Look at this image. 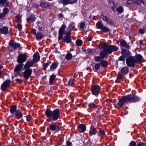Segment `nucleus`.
Returning a JSON list of instances; mask_svg holds the SVG:
<instances>
[{
    "mask_svg": "<svg viewBox=\"0 0 146 146\" xmlns=\"http://www.w3.org/2000/svg\"><path fill=\"white\" fill-rule=\"evenodd\" d=\"M143 60V57L140 54H137L127 58L126 60V63L128 67H134L135 65V63H140Z\"/></svg>",
    "mask_w": 146,
    "mask_h": 146,
    "instance_id": "obj_1",
    "label": "nucleus"
},
{
    "mask_svg": "<svg viewBox=\"0 0 146 146\" xmlns=\"http://www.w3.org/2000/svg\"><path fill=\"white\" fill-rule=\"evenodd\" d=\"M66 25L63 24L61 26L59 31V36L58 40H61L63 36V34H64L65 36L64 37L63 40L64 41L67 43L69 42L71 40L70 39L71 32L70 31H65V29L66 27Z\"/></svg>",
    "mask_w": 146,
    "mask_h": 146,
    "instance_id": "obj_2",
    "label": "nucleus"
},
{
    "mask_svg": "<svg viewBox=\"0 0 146 146\" xmlns=\"http://www.w3.org/2000/svg\"><path fill=\"white\" fill-rule=\"evenodd\" d=\"M99 47L100 48H103L105 53L107 55L108 54H111L112 52L117 51L118 48L114 45H108L106 43H100L99 45Z\"/></svg>",
    "mask_w": 146,
    "mask_h": 146,
    "instance_id": "obj_3",
    "label": "nucleus"
},
{
    "mask_svg": "<svg viewBox=\"0 0 146 146\" xmlns=\"http://www.w3.org/2000/svg\"><path fill=\"white\" fill-rule=\"evenodd\" d=\"M46 116L48 117L52 118L54 121L58 119L60 116L59 110L57 109L53 111L48 109L45 112Z\"/></svg>",
    "mask_w": 146,
    "mask_h": 146,
    "instance_id": "obj_4",
    "label": "nucleus"
},
{
    "mask_svg": "<svg viewBox=\"0 0 146 146\" xmlns=\"http://www.w3.org/2000/svg\"><path fill=\"white\" fill-rule=\"evenodd\" d=\"M126 96L128 102L135 103L141 100L139 97L135 95L130 94Z\"/></svg>",
    "mask_w": 146,
    "mask_h": 146,
    "instance_id": "obj_5",
    "label": "nucleus"
},
{
    "mask_svg": "<svg viewBox=\"0 0 146 146\" xmlns=\"http://www.w3.org/2000/svg\"><path fill=\"white\" fill-rule=\"evenodd\" d=\"M128 102L127 99L125 96H123L117 103V105H115L114 107L115 108L119 109V107H122L124 105H125Z\"/></svg>",
    "mask_w": 146,
    "mask_h": 146,
    "instance_id": "obj_6",
    "label": "nucleus"
},
{
    "mask_svg": "<svg viewBox=\"0 0 146 146\" xmlns=\"http://www.w3.org/2000/svg\"><path fill=\"white\" fill-rule=\"evenodd\" d=\"M100 90V87L98 85H92L91 87V91L92 94L98 96Z\"/></svg>",
    "mask_w": 146,
    "mask_h": 146,
    "instance_id": "obj_7",
    "label": "nucleus"
},
{
    "mask_svg": "<svg viewBox=\"0 0 146 146\" xmlns=\"http://www.w3.org/2000/svg\"><path fill=\"white\" fill-rule=\"evenodd\" d=\"M23 66V64H19L16 66L14 70V75L12 76L13 78H15L17 76V74L19 73Z\"/></svg>",
    "mask_w": 146,
    "mask_h": 146,
    "instance_id": "obj_8",
    "label": "nucleus"
},
{
    "mask_svg": "<svg viewBox=\"0 0 146 146\" xmlns=\"http://www.w3.org/2000/svg\"><path fill=\"white\" fill-rule=\"evenodd\" d=\"M100 56L95 57L94 59L96 62H100L101 60L103 59L107 55L103 50L101 51L100 53Z\"/></svg>",
    "mask_w": 146,
    "mask_h": 146,
    "instance_id": "obj_9",
    "label": "nucleus"
},
{
    "mask_svg": "<svg viewBox=\"0 0 146 146\" xmlns=\"http://www.w3.org/2000/svg\"><path fill=\"white\" fill-rule=\"evenodd\" d=\"M27 58V56L25 54H20L18 56L17 62L19 64H23L26 61Z\"/></svg>",
    "mask_w": 146,
    "mask_h": 146,
    "instance_id": "obj_10",
    "label": "nucleus"
},
{
    "mask_svg": "<svg viewBox=\"0 0 146 146\" xmlns=\"http://www.w3.org/2000/svg\"><path fill=\"white\" fill-rule=\"evenodd\" d=\"M11 81L10 80H7L4 82L1 86V89L3 91L5 90L10 86Z\"/></svg>",
    "mask_w": 146,
    "mask_h": 146,
    "instance_id": "obj_11",
    "label": "nucleus"
},
{
    "mask_svg": "<svg viewBox=\"0 0 146 146\" xmlns=\"http://www.w3.org/2000/svg\"><path fill=\"white\" fill-rule=\"evenodd\" d=\"M32 72V70L30 69H28L23 73V77L25 79L27 80L31 76Z\"/></svg>",
    "mask_w": 146,
    "mask_h": 146,
    "instance_id": "obj_12",
    "label": "nucleus"
},
{
    "mask_svg": "<svg viewBox=\"0 0 146 146\" xmlns=\"http://www.w3.org/2000/svg\"><path fill=\"white\" fill-rule=\"evenodd\" d=\"M9 45L11 48L14 49H16L20 46L19 43H17L13 40H10L9 42Z\"/></svg>",
    "mask_w": 146,
    "mask_h": 146,
    "instance_id": "obj_13",
    "label": "nucleus"
},
{
    "mask_svg": "<svg viewBox=\"0 0 146 146\" xmlns=\"http://www.w3.org/2000/svg\"><path fill=\"white\" fill-rule=\"evenodd\" d=\"M49 128L52 131H57L59 130L58 126L55 123L50 124L49 125Z\"/></svg>",
    "mask_w": 146,
    "mask_h": 146,
    "instance_id": "obj_14",
    "label": "nucleus"
},
{
    "mask_svg": "<svg viewBox=\"0 0 146 146\" xmlns=\"http://www.w3.org/2000/svg\"><path fill=\"white\" fill-rule=\"evenodd\" d=\"M100 17L104 21H105L110 25L113 24V23L112 21L110 19L108 18L106 16L102 14Z\"/></svg>",
    "mask_w": 146,
    "mask_h": 146,
    "instance_id": "obj_15",
    "label": "nucleus"
},
{
    "mask_svg": "<svg viewBox=\"0 0 146 146\" xmlns=\"http://www.w3.org/2000/svg\"><path fill=\"white\" fill-rule=\"evenodd\" d=\"M97 132V129L96 127L92 126L90 128L89 133V134L90 136H92L95 135Z\"/></svg>",
    "mask_w": 146,
    "mask_h": 146,
    "instance_id": "obj_16",
    "label": "nucleus"
},
{
    "mask_svg": "<svg viewBox=\"0 0 146 146\" xmlns=\"http://www.w3.org/2000/svg\"><path fill=\"white\" fill-rule=\"evenodd\" d=\"M9 3L8 0H0V7H8Z\"/></svg>",
    "mask_w": 146,
    "mask_h": 146,
    "instance_id": "obj_17",
    "label": "nucleus"
},
{
    "mask_svg": "<svg viewBox=\"0 0 146 146\" xmlns=\"http://www.w3.org/2000/svg\"><path fill=\"white\" fill-rule=\"evenodd\" d=\"M78 130L82 132H84L86 129V127L85 125L83 124H80L78 127Z\"/></svg>",
    "mask_w": 146,
    "mask_h": 146,
    "instance_id": "obj_18",
    "label": "nucleus"
},
{
    "mask_svg": "<svg viewBox=\"0 0 146 146\" xmlns=\"http://www.w3.org/2000/svg\"><path fill=\"white\" fill-rule=\"evenodd\" d=\"M8 33V28L7 27L5 26L1 28L0 27V33L6 35Z\"/></svg>",
    "mask_w": 146,
    "mask_h": 146,
    "instance_id": "obj_19",
    "label": "nucleus"
},
{
    "mask_svg": "<svg viewBox=\"0 0 146 146\" xmlns=\"http://www.w3.org/2000/svg\"><path fill=\"white\" fill-rule=\"evenodd\" d=\"M122 54L123 55L125 58H128L130 56V52L128 50L124 49L122 50Z\"/></svg>",
    "mask_w": 146,
    "mask_h": 146,
    "instance_id": "obj_20",
    "label": "nucleus"
},
{
    "mask_svg": "<svg viewBox=\"0 0 146 146\" xmlns=\"http://www.w3.org/2000/svg\"><path fill=\"white\" fill-rule=\"evenodd\" d=\"M33 61L34 63L36 62L39 60L40 57L38 53H35L33 56Z\"/></svg>",
    "mask_w": 146,
    "mask_h": 146,
    "instance_id": "obj_21",
    "label": "nucleus"
},
{
    "mask_svg": "<svg viewBox=\"0 0 146 146\" xmlns=\"http://www.w3.org/2000/svg\"><path fill=\"white\" fill-rule=\"evenodd\" d=\"M40 5L42 7L46 8H49L51 7L50 4L44 2H41L40 3Z\"/></svg>",
    "mask_w": 146,
    "mask_h": 146,
    "instance_id": "obj_22",
    "label": "nucleus"
},
{
    "mask_svg": "<svg viewBox=\"0 0 146 146\" xmlns=\"http://www.w3.org/2000/svg\"><path fill=\"white\" fill-rule=\"evenodd\" d=\"M144 143L143 142H141L137 145L136 142L135 141H131L129 144V146H143Z\"/></svg>",
    "mask_w": 146,
    "mask_h": 146,
    "instance_id": "obj_23",
    "label": "nucleus"
},
{
    "mask_svg": "<svg viewBox=\"0 0 146 146\" xmlns=\"http://www.w3.org/2000/svg\"><path fill=\"white\" fill-rule=\"evenodd\" d=\"M120 43L121 46L123 47L129 48V46L127 44L125 41L124 40H121L120 41Z\"/></svg>",
    "mask_w": 146,
    "mask_h": 146,
    "instance_id": "obj_24",
    "label": "nucleus"
},
{
    "mask_svg": "<svg viewBox=\"0 0 146 146\" xmlns=\"http://www.w3.org/2000/svg\"><path fill=\"white\" fill-rule=\"evenodd\" d=\"M34 62L33 61H29L27 62L25 65V69H28L29 68L33 66Z\"/></svg>",
    "mask_w": 146,
    "mask_h": 146,
    "instance_id": "obj_25",
    "label": "nucleus"
},
{
    "mask_svg": "<svg viewBox=\"0 0 146 146\" xmlns=\"http://www.w3.org/2000/svg\"><path fill=\"white\" fill-rule=\"evenodd\" d=\"M129 68L127 66L123 67L121 70V72L123 74H127L129 72Z\"/></svg>",
    "mask_w": 146,
    "mask_h": 146,
    "instance_id": "obj_26",
    "label": "nucleus"
},
{
    "mask_svg": "<svg viewBox=\"0 0 146 146\" xmlns=\"http://www.w3.org/2000/svg\"><path fill=\"white\" fill-rule=\"evenodd\" d=\"M15 115L17 117L18 119L21 118L23 116L22 113L21 111L19 110H18L16 111Z\"/></svg>",
    "mask_w": 146,
    "mask_h": 146,
    "instance_id": "obj_27",
    "label": "nucleus"
},
{
    "mask_svg": "<svg viewBox=\"0 0 146 146\" xmlns=\"http://www.w3.org/2000/svg\"><path fill=\"white\" fill-rule=\"evenodd\" d=\"M35 18L34 16L32 15L30 16L27 19V21L29 23H31L35 21Z\"/></svg>",
    "mask_w": 146,
    "mask_h": 146,
    "instance_id": "obj_28",
    "label": "nucleus"
},
{
    "mask_svg": "<svg viewBox=\"0 0 146 146\" xmlns=\"http://www.w3.org/2000/svg\"><path fill=\"white\" fill-rule=\"evenodd\" d=\"M103 26L104 25L102 21H99L96 24V27L98 29H101Z\"/></svg>",
    "mask_w": 146,
    "mask_h": 146,
    "instance_id": "obj_29",
    "label": "nucleus"
},
{
    "mask_svg": "<svg viewBox=\"0 0 146 146\" xmlns=\"http://www.w3.org/2000/svg\"><path fill=\"white\" fill-rule=\"evenodd\" d=\"M94 51L93 49L88 48L85 50V52L86 54L91 55L94 53Z\"/></svg>",
    "mask_w": 146,
    "mask_h": 146,
    "instance_id": "obj_30",
    "label": "nucleus"
},
{
    "mask_svg": "<svg viewBox=\"0 0 146 146\" xmlns=\"http://www.w3.org/2000/svg\"><path fill=\"white\" fill-rule=\"evenodd\" d=\"M56 78V75L54 74H52L50 77L49 82L50 84H53Z\"/></svg>",
    "mask_w": 146,
    "mask_h": 146,
    "instance_id": "obj_31",
    "label": "nucleus"
},
{
    "mask_svg": "<svg viewBox=\"0 0 146 146\" xmlns=\"http://www.w3.org/2000/svg\"><path fill=\"white\" fill-rule=\"evenodd\" d=\"M88 106L90 108L94 109L97 108L98 107V105L94 103H92L88 104Z\"/></svg>",
    "mask_w": 146,
    "mask_h": 146,
    "instance_id": "obj_32",
    "label": "nucleus"
},
{
    "mask_svg": "<svg viewBox=\"0 0 146 146\" xmlns=\"http://www.w3.org/2000/svg\"><path fill=\"white\" fill-rule=\"evenodd\" d=\"M58 65V64L57 63H53L50 66L51 70H54L55 69H56L57 68Z\"/></svg>",
    "mask_w": 146,
    "mask_h": 146,
    "instance_id": "obj_33",
    "label": "nucleus"
},
{
    "mask_svg": "<svg viewBox=\"0 0 146 146\" xmlns=\"http://www.w3.org/2000/svg\"><path fill=\"white\" fill-rule=\"evenodd\" d=\"M100 65L104 67H106L108 65V62L106 60H101L100 62Z\"/></svg>",
    "mask_w": 146,
    "mask_h": 146,
    "instance_id": "obj_34",
    "label": "nucleus"
},
{
    "mask_svg": "<svg viewBox=\"0 0 146 146\" xmlns=\"http://www.w3.org/2000/svg\"><path fill=\"white\" fill-rule=\"evenodd\" d=\"M17 109V107L16 106L13 105L10 109V111L11 113L16 112Z\"/></svg>",
    "mask_w": 146,
    "mask_h": 146,
    "instance_id": "obj_35",
    "label": "nucleus"
},
{
    "mask_svg": "<svg viewBox=\"0 0 146 146\" xmlns=\"http://www.w3.org/2000/svg\"><path fill=\"white\" fill-rule=\"evenodd\" d=\"M44 36L43 34L40 33H38L36 35V38L38 39H42Z\"/></svg>",
    "mask_w": 146,
    "mask_h": 146,
    "instance_id": "obj_36",
    "label": "nucleus"
},
{
    "mask_svg": "<svg viewBox=\"0 0 146 146\" xmlns=\"http://www.w3.org/2000/svg\"><path fill=\"white\" fill-rule=\"evenodd\" d=\"M101 30L104 33H106L110 31V29H108V28L104 26Z\"/></svg>",
    "mask_w": 146,
    "mask_h": 146,
    "instance_id": "obj_37",
    "label": "nucleus"
},
{
    "mask_svg": "<svg viewBox=\"0 0 146 146\" xmlns=\"http://www.w3.org/2000/svg\"><path fill=\"white\" fill-rule=\"evenodd\" d=\"M111 100L110 99H107L105 100L104 104L106 105H108L111 104Z\"/></svg>",
    "mask_w": 146,
    "mask_h": 146,
    "instance_id": "obj_38",
    "label": "nucleus"
},
{
    "mask_svg": "<svg viewBox=\"0 0 146 146\" xmlns=\"http://www.w3.org/2000/svg\"><path fill=\"white\" fill-rule=\"evenodd\" d=\"M105 134V132L104 130L99 131L98 134V135L101 137H103Z\"/></svg>",
    "mask_w": 146,
    "mask_h": 146,
    "instance_id": "obj_39",
    "label": "nucleus"
},
{
    "mask_svg": "<svg viewBox=\"0 0 146 146\" xmlns=\"http://www.w3.org/2000/svg\"><path fill=\"white\" fill-rule=\"evenodd\" d=\"M100 65L99 63L96 64L94 66V69L96 71L99 70L100 68Z\"/></svg>",
    "mask_w": 146,
    "mask_h": 146,
    "instance_id": "obj_40",
    "label": "nucleus"
},
{
    "mask_svg": "<svg viewBox=\"0 0 146 146\" xmlns=\"http://www.w3.org/2000/svg\"><path fill=\"white\" fill-rule=\"evenodd\" d=\"M76 43L77 45L80 46L82 45V42L81 40L78 39L76 40Z\"/></svg>",
    "mask_w": 146,
    "mask_h": 146,
    "instance_id": "obj_41",
    "label": "nucleus"
},
{
    "mask_svg": "<svg viewBox=\"0 0 146 146\" xmlns=\"http://www.w3.org/2000/svg\"><path fill=\"white\" fill-rule=\"evenodd\" d=\"M72 55L71 54L68 53L66 56V58L67 60H70L72 58Z\"/></svg>",
    "mask_w": 146,
    "mask_h": 146,
    "instance_id": "obj_42",
    "label": "nucleus"
},
{
    "mask_svg": "<svg viewBox=\"0 0 146 146\" xmlns=\"http://www.w3.org/2000/svg\"><path fill=\"white\" fill-rule=\"evenodd\" d=\"M123 76L120 72H119L117 76V78L118 80H122Z\"/></svg>",
    "mask_w": 146,
    "mask_h": 146,
    "instance_id": "obj_43",
    "label": "nucleus"
},
{
    "mask_svg": "<svg viewBox=\"0 0 146 146\" xmlns=\"http://www.w3.org/2000/svg\"><path fill=\"white\" fill-rule=\"evenodd\" d=\"M117 11L119 13H121L123 12V9L121 6H120L117 9Z\"/></svg>",
    "mask_w": 146,
    "mask_h": 146,
    "instance_id": "obj_44",
    "label": "nucleus"
},
{
    "mask_svg": "<svg viewBox=\"0 0 146 146\" xmlns=\"http://www.w3.org/2000/svg\"><path fill=\"white\" fill-rule=\"evenodd\" d=\"M9 12V9L7 7H5L3 9V13L6 15Z\"/></svg>",
    "mask_w": 146,
    "mask_h": 146,
    "instance_id": "obj_45",
    "label": "nucleus"
},
{
    "mask_svg": "<svg viewBox=\"0 0 146 146\" xmlns=\"http://www.w3.org/2000/svg\"><path fill=\"white\" fill-rule=\"evenodd\" d=\"M16 20L17 22H20L21 20V16L19 15L18 14L16 17Z\"/></svg>",
    "mask_w": 146,
    "mask_h": 146,
    "instance_id": "obj_46",
    "label": "nucleus"
},
{
    "mask_svg": "<svg viewBox=\"0 0 146 146\" xmlns=\"http://www.w3.org/2000/svg\"><path fill=\"white\" fill-rule=\"evenodd\" d=\"M17 27L19 31H21L22 28V26L21 24L19 23H18L17 24Z\"/></svg>",
    "mask_w": 146,
    "mask_h": 146,
    "instance_id": "obj_47",
    "label": "nucleus"
},
{
    "mask_svg": "<svg viewBox=\"0 0 146 146\" xmlns=\"http://www.w3.org/2000/svg\"><path fill=\"white\" fill-rule=\"evenodd\" d=\"M68 84L69 86L72 87V86L73 84V80L72 79H70V80L68 82Z\"/></svg>",
    "mask_w": 146,
    "mask_h": 146,
    "instance_id": "obj_48",
    "label": "nucleus"
},
{
    "mask_svg": "<svg viewBox=\"0 0 146 146\" xmlns=\"http://www.w3.org/2000/svg\"><path fill=\"white\" fill-rule=\"evenodd\" d=\"M62 1L64 4H67L69 3H71L70 2V0H61Z\"/></svg>",
    "mask_w": 146,
    "mask_h": 146,
    "instance_id": "obj_49",
    "label": "nucleus"
},
{
    "mask_svg": "<svg viewBox=\"0 0 146 146\" xmlns=\"http://www.w3.org/2000/svg\"><path fill=\"white\" fill-rule=\"evenodd\" d=\"M146 30V27H143V29H140L139 32L141 34L144 33Z\"/></svg>",
    "mask_w": 146,
    "mask_h": 146,
    "instance_id": "obj_50",
    "label": "nucleus"
},
{
    "mask_svg": "<svg viewBox=\"0 0 146 146\" xmlns=\"http://www.w3.org/2000/svg\"><path fill=\"white\" fill-rule=\"evenodd\" d=\"M51 63L50 61H48L47 62L45 63L44 64V67L45 68H46Z\"/></svg>",
    "mask_w": 146,
    "mask_h": 146,
    "instance_id": "obj_51",
    "label": "nucleus"
},
{
    "mask_svg": "<svg viewBox=\"0 0 146 146\" xmlns=\"http://www.w3.org/2000/svg\"><path fill=\"white\" fill-rule=\"evenodd\" d=\"M6 15L3 13H0V19H4L6 16Z\"/></svg>",
    "mask_w": 146,
    "mask_h": 146,
    "instance_id": "obj_52",
    "label": "nucleus"
},
{
    "mask_svg": "<svg viewBox=\"0 0 146 146\" xmlns=\"http://www.w3.org/2000/svg\"><path fill=\"white\" fill-rule=\"evenodd\" d=\"M27 120L29 122L31 119L32 117L31 115H29L26 116Z\"/></svg>",
    "mask_w": 146,
    "mask_h": 146,
    "instance_id": "obj_53",
    "label": "nucleus"
},
{
    "mask_svg": "<svg viewBox=\"0 0 146 146\" xmlns=\"http://www.w3.org/2000/svg\"><path fill=\"white\" fill-rule=\"evenodd\" d=\"M125 57L123 56V54L119 58V59L120 61H124L125 58Z\"/></svg>",
    "mask_w": 146,
    "mask_h": 146,
    "instance_id": "obj_54",
    "label": "nucleus"
},
{
    "mask_svg": "<svg viewBox=\"0 0 146 146\" xmlns=\"http://www.w3.org/2000/svg\"><path fill=\"white\" fill-rule=\"evenodd\" d=\"M70 139L67 141L66 144L67 146H72V143L70 141Z\"/></svg>",
    "mask_w": 146,
    "mask_h": 146,
    "instance_id": "obj_55",
    "label": "nucleus"
},
{
    "mask_svg": "<svg viewBox=\"0 0 146 146\" xmlns=\"http://www.w3.org/2000/svg\"><path fill=\"white\" fill-rule=\"evenodd\" d=\"M15 80L20 84L21 83L23 82L22 80L19 78L16 79Z\"/></svg>",
    "mask_w": 146,
    "mask_h": 146,
    "instance_id": "obj_56",
    "label": "nucleus"
},
{
    "mask_svg": "<svg viewBox=\"0 0 146 146\" xmlns=\"http://www.w3.org/2000/svg\"><path fill=\"white\" fill-rule=\"evenodd\" d=\"M85 24L84 23H81L80 24V28L81 29H82L84 27Z\"/></svg>",
    "mask_w": 146,
    "mask_h": 146,
    "instance_id": "obj_57",
    "label": "nucleus"
},
{
    "mask_svg": "<svg viewBox=\"0 0 146 146\" xmlns=\"http://www.w3.org/2000/svg\"><path fill=\"white\" fill-rule=\"evenodd\" d=\"M2 66H0V78H2L3 77L2 75V74L3 73L1 71V69H2Z\"/></svg>",
    "mask_w": 146,
    "mask_h": 146,
    "instance_id": "obj_58",
    "label": "nucleus"
},
{
    "mask_svg": "<svg viewBox=\"0 0 146 146\" xmlns=\"http://www.w3.org/2000/svg\"><path fill=\"white\" fill-rule=\"evenodd\" d=\"M133 3L132 0H128L127 2V4L129 5H131Z\"/></svg>",
    "mask_w": 146,
    "mask_h": 146,
    "instance_id": "obj_59",
    "label": "nucleus"
},
{
    "mask_svg": "<svg viewBox=\"0 0 146 146\" xmlns=\"http://www.w3.org/2000/svg\"><path fill=\"white\" fill-rule=\"evenodd\" d=\"M31 32L34 35H35L36 34V32L35 29H31Z\"/></svg>",
    "mask_w": 146,
    "mask_h": 146,
    "instance_id": "obj_60",
    "label": "nucleus"
},
{
    "mask_svg": "<svg viewBox=\"0 0 146 146\" xmlns=\"http://www.w3.org/2000/svg\"><path fill=\"white\" fill-rule=\"evenodd\" d=\"M92 37H89L87 39V40L88 41H90L92 40Z\"/></svg>",
    "mask_w": 146,
    "mask_h": 146,
    "instance_id": "obj_61",
    "label": "nucleus"
},
{
    "mask_svg": "<svg viewBox=\"0 0 146 146\" xmlns=\"http://www.w3.org/2000/svg\"><path fill=\"white\" fill-rule=\"evenodd\" d=\"M5 128L6 131H7V130L9 129V127L8 126L6 125L5 127Z\"/></svg>",
    "mask_w": 146,
    "mask_h": 146,
    "instance_id": "obj_62",
    "label": "nucleus"
},
{
    "mask_svg": "<svg viewBox=\"0 0 146 146\" xmlns=\"http://www.w3.org/2000/svg\"><path fill=\"white\" fill-rule=\"evenodd\" d=\"M18 133H19L20 134H22V133H23V132L22 131H20L19 130H18Z\"/></svg>",
    "mask_w": 146,
    "mask_h": 146,
    "instance_id": "obj_63",
    "label": "nucleus"
},
{
    "mask_svg": "<svg viewBox=\"0 0 146 146\" xmlns=\"http://www.w3.org/2000/svg\"><path fill=\"white\" fill-rule=\"evenodd\" d=\"M59 15L60 17H62V14L60 13L59 14Z\"/></svg>",
    "mask_w": 146,
    "mask_h": 146,
    "instance_id": "obj_64",
    "label": "nucleus"
}]
</instances>
